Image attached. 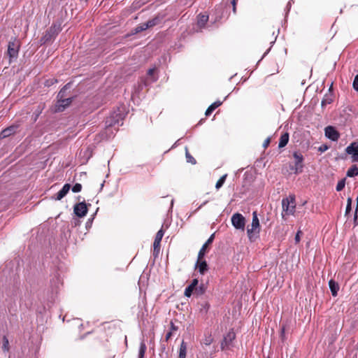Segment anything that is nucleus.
Returning a JSON list of instances; mask_svg holds the SVG:
<instances>
[{"mask_svg":"<svg viewBox=\"0 0 358 358\" xmlns=\"http://www.w3.org/2000/svg\"><path fill=\"white\" fill-rule=\"evenodd\" d=\"M260 231V224L256 211L252 213V221L250 227H248L247 233L249 239L251 241H255Z\"/></svg>","mask_w":358,"mask_h":358,"instance_id":"1","label":"nucleus"},{"mask_svg":"<svg viewBox=\"0 0 358 358\" xmlns=\"http://www.w3.org/2000/svg\"><path fill=\"white\" fill-rule=\"evenodd\" d=\"M65 88L66 87L62 89L58 94V101L52 108V110L55 113L63 111L71 103V98H64Z\"/></svg>","mask_w":358,"mask_h":358,"instance_id":"2","label":"nucleus"},{"mask_svg":"<svg viewBox=\"0 0 358 358\" xmlns=\"http://www.w3.org/2000/svg\"><path fill=\"white\" fill-rule=\"evenodd\" d=\"M282 206L283 210L282 216H284L285 215H293L296 208L294 197L289 196V198L282 199Z\"/></svg>","mask_w":358,"mask_h":358,"instance_id":"3","label":"nucleus"},{"mask_svg":"<svg viewBox=\"0 0 358 358\" xmlns=\"http://www.w3.org/2000/svg\"><path fill=\"white\" fill-rule=\"evenodd\" d=\"M19 48L20 43L18 41L15 39L9 42L8 45L7 54L9 57L10 62H11L13 59H15L17 57L19 51Z\"/></svg>","mask_w":358,"mask_h":358,"instance_id":"4","label":"nucleus"},{"mask_svg":"<svg viewBox=\"0 0 358 358\" xmlns=\"http://www.w3.org/2000/svg\"><path fill=\"white\" fill-rule=\"evenodd\" d=\"M231 224L236 229L244 231L245 219L241 214L235 213L231 217Z\"/></svg>","mask_w":358,"mask_h":358,"instance_id":"5","label":"nucleus"},{"mask_svg":"<svg viewBox=\"0 0 358 358\" xmlns=\"http://www.w3.org/2000/svg\"><path fill=\"white\" fill-rule=\"evenodd\" d=\"M236 335L233 331H229L224 337L223 341L221 343V348L222 350L229 349L232 341L235 339Z\"/></svg>","mask_w":358,"mask_h":358,"instance_id":"6","label":"nucleus"},{"mask_svg":"<svg viewBox=\"0 0 358 358\" xmlns=\"http://www.w3.org/2000/svg\"><path fill=\"white\" fill-rule=\"evenodd\" d=\"M346 152L351 156L352 162H358V143L354 142L346 148Z\"/></svg>","mask_w":358,"mask_h":358,"instance_id":"7","label":"nucleus"},{"mask_svg":"<svg viewBox=\"0 0 358 358\" xmlns=\"http://www.w3.org/2000/svg\"><path fill=\"white\" fill-rule=\"evenodd\" d=\"M87 205L83 202L79 203L74 206V213L80 217H84L87 214Z\"/></svg>","mask_w":358,"mask_h":358,"instance_id":"8","label":"nucleus"},{"mask_svg":"<svg viewBox=\"0 0 358 358\" xmlns=\"http://www.w3.org/2000/svg\"><path fill=\"white\" fill-rule=\"evenodd\" d=\"M70 189L71 185L69 184H65L62 189L56 195L52 196V199L56 201H60L67 194Z\"/></svg>","mask_w":358,"mask_h":358,"instance_id":"9","label":"nucleus"},{"mask_svg":"<svg viewBox=\"0 0 358 358\" xmlns=\"http://www.w3.org/2000/svg\"><path fill=\"white\" fill-rule=\"evenodd\" d=\"M325 136L332 141H336L339 134L337 131L332 127H327L325 129Z\"/></svg>","mask_w":358,"mask_h":358,"instance_id":"10","label":"nucleus"},{"mask_svg":"<svg viewBox=\"0 0 358 358\" xmlns=\"http://www.w3.org/2000/svg\"><path fill=\"white\" fill-rule=\"evenodd\" d=\"M214 236H215V234H213L210 236V238L207 240V241L203 245L202 248H201V250H199V254H198L199 259H203V257H204L208 245L212 243V242L214 239Z\"/></svg>","mask_w":358,"mask_h":358,"instance_id":"11","label":"nucleus"},{"mask_svg":"<svg viewBox=\"0 0 358 358\" xmlns=\"http://www.w3.org/2000/svg\"><path fill=\"white\" fill-rule=\"evenodd\" d=\"M163 236H164V231H162V229H160L156 234L154 244H153L155 252H159V247H160V242L162 241Z\"/></svg>","mask_w":358,"mask_h":358,"instance_id":"12","label":"nucleus"},{"mask_svg":"<svg viewBox=\"0 0 358 358\" xmlns=\"http://www.w3.org/2000/svg\"><path fill=\"white\" fill-rule=\"evenodd\" d=\"M294 157L295 159V172L298 173L301 171L302 169V161H303V157L301 154L294 152Z\"/></svg>","mask_w":358,"mask_h":358,"instance_id":"13","label":"nucleus"},{"mask_svg":"<svg viewBox=\"0 0 358 358\" xmlns=\"http://www.w3.org/2000/svg\"><path fill=\"white\" fill-rule=\"evenodd\" d=\"M198 285V280L194 279L191 284L185 289V295L189 297L192 295V292L196 289Z\"/></svg>","mask_w":358,"mask_h":358,"instance_id":"14","label":"nucleus"},{"mask_svg":"<svg viewBox=\"0 0 358 358\" xmlns=\"http://www.w3.org/2000/svg\"><path fill=\"white\" fill-rule=\"evenodd\" d=\"M196 267L199 268L200 273L203 274L208 270V266L205 261L198 257Z\"/></svg>","mask_w":358,"mask_h":358,"instance_id":"15","label":"nucleus"},{"mask_svg":"<svg viewBox=\"0 0 358 358\" xmlns=\"http://www.w3.org/2000/svg\"><path fill=\"white\" fill-rule=\"evenodd\" d=\"M329 288H330L332 295L334 296H336L337 295L338 291L339 289V286H338V283H336L334 280H331L329 282Z\"/></svg>","mask_w":358,"mask_h":358,"instance_id":"16","label":"nucleus"},{"mask_svg":"<svg viewBox=\"0 0 358 358\" xmlns=\"http://www.w3.org/2000/svg\"><path fill=\"white\" fill-rule=\"evenodd\" d=\"M208 15H203V14H200L198 16V20H197L198 26H199L200 27H203L205 26L206 23L208 22Z\"/></svg>","mask_w":358,"mask_h":358,"instance_id":"17","label":"nucleus"},{"mask_svg":"<svg viewBox=\"0 0 358 358\" xmlns=\"http://www.w3.org/2000/svg\"><path fill=\"white\" fill-rule=\"evenodd\" d=\"M15 128L14 127H10L7 128L1 131V138H6L11 135L15 131Z\"/></svg>","mask_w":358,"mask_h":358,"instance_id":"18","label":"nucleus"},{"mask_svg":"<svg viewBox=\"0 0 358 358\" xmlns=\"http://www.w3.org/2000/svg\"><path fill=\"white\" fill-rule=\"evenodd\" d=\"M221 103H222L220 101H215L213 103H212L206 110V115H210L216 108L220 106Z\"/></svg>","mask_w":358,"mask_h":358,"instance_id":"19","label":"nucleus"},{"mask_svg":"<svg viewBox=\"0 0 358 358\" xmlns=\"http://www.w3.org/2000/svg\"><path fill=\"white\" fill-rule=\"evenodd\" d=\"M221 103H222L220 101H215L213 103H212L206 110V115H210L216 108L220 106Z\"/></svg>","mask_w":358,"mask_h":358,"instance_id":"20","label":"nucleus"},{"mask_svg":"<svg viewBox=\"0 0 358 358\" xmlns=\"http://www.w3.org/2000/svg\"><path fill=\"white\" fill-rule=\"evenodd\" d=\"M187 352L186 344L182 341L179 350V358H185Z\"/></svg>","mask_w":358,"mask_h":358,"instance_id":"21","label":"nucleus"},{"mask_svg":"<svg viewBox=\"0 0 358 358\" xmlns=\"http://www.w3.org/2000/svg\"><path fill=\"white\" fill-rule=\"evenodd\" d=\"M288 141H289L288 134H283L280 139L279 148H283L284 146H285L287 145V143H288Z\"/></svg>","mask_w":358,"mask_h":358,"instance_id":"22","label":"nucleus"},{"mask_svg":"<svg viewBox=\"0 0 358 358\" xmlns=\"http://www.w3.org/2000/svg\"><path fill=\"white\" fill-rule=\"evenodd\" d=\"M358 174V168L356 166H352L347 171V176L348 177H353Z\"/></svg>","mask_w":358,"mask_h":358,"instance_id":"23","label":"nucleus"},{"mask_svg":"<svg viewBox=\"0 0 358 358\" xmlns=\"http://www.w3.org/2000/svg\"><path fill=\"white\" fill-rule=\"evenodd\" d=\"M158 22V19L155 18L151 20L148 21L147 22H145L144 24L146 26V29L152 27L155 25H156Z\"/></svg>","mask_w":358,"mask_h":358,"instance_id":"24","label":"nucleus"},{"mask_svg":"<svg viewBox=\"0 0 358 358\" xmlns=\"http://www.w3.org/2000/svg\"><path fill=\"white\" fill-rule=\"evenodd\" d=\"M158 22V19L155 18L151 20L148 21L147 22H145L144 24L146 26V29L152 27L155 25H156Z\"/></svg>","mask_w":358,"mask_h":358,"instance_id":"25","label":"nucleus"},{"mask_svg":"<svg viewBox=\"0 0 358 358\" xmlns=\"http://www.w3.org/2000/svg\"><path fill=\"white\" fill-rule=\"evenodd\" d=\"M226 177H227V174L222 176L219 180L217 182L216 185H215V187L216 189H220L222 185L224 184V181H225V179H226Z\"/></svg>","mask_w":358,"mask_h":358,"instance_id":"26","label":"nucleus"},{"mask_svg":"<svg viewBox=\"0 0 358 358\" xmlns=\"http://www.w3.org/2000/svg\"><path fill=\"white\" fill-rule=\"evenodd\" d=\"M2 348L4 351H8L9 350L8 340L5 336L2 339Z\"/></svg>","mask_w":358,"mask_h":358,"instance_id":"27","label":"nucleus"},{"mask_svg":"<svg viewBox=\"0 0 358 358\" xmlns=\"http://www.w3.org/2000/svg\"><path fill=\"white\" fill-rule=\"evenodd\" d=\"M145 345L143 343L141 344L140 349H139V358H143L145 352Z\"/></svg>","mask_w":358,"mask_h":358,"instance_id":"28","label":"nucleus"},{"mask_svg":"<svg viewBox=\"0 0 358 358\" xmlns=\"http://www.w3.org/2000/svg\"><path fill=\"white\" fill-rule=\"evenodd\" d=\"M344 187H345V180H341L337 184L336 190L337 191H341V190H342L344 188Z\"/></svg>","mask_w":358,"mask_h":358,"instance_id":"29","label":"nucleus"},{"mask_svg":"<svg viewBox=\"0 0 358 358\" xmlns=\"http://www.w3.org/2000/svg\"><path fill=\"white\" fill-rule=\"evenodd\" d=\"M145 29H147L146 26H145L144 23H143V24L138 25L137 27H136L135 33H138V32L145 30Z\"/></svg>","mask_w":358,"mask_h":358,"instance_id":"30","label":"nucleus"},{"mask_svg":"<svg viewBox=\"0 0 358 358\" xmlns=\"http://www.w3.org/2000/svg\"><path fill=\"white\" fill-rule=\"evenodd\" d=\"M82 185L79 183H76L72 188L73 192H79L81 191Z\"/></svg>","mask_w":358,"mask_h":358,"instance_id":"31","label":"nucleus"},{"mask_svg":"<svg viewBox=\"0 0 358 358\" xmlns=\"http://www.w3.org/2000/svg\"><path fill=\"white\" fill-rule=\"evenodd\" d=\"M213 341V337L211 336V335H209L208 337H206L204 340H203V343L206 345H209L210 344L212 343Z\"/></svg>","mask_w":358,"mask_h":358,"instance_id":"32","label":"nucleus"},{"mask_svg":"<svg viewBox=\"0 0 358 358\" xmlns=\"http://www.w3.org/2000/svg\"><path fill=\"white\" fill-rule=\"evenodd\" d=\"M351 204H352V199L351 198H348V203H347V206H346V210H345V213H348L350 210H351Z\"/></svg>","mask_w":358,"mask_h":358,"instance_id":"33","label":"nucleus"},{"mask_svg":"<svg viewBox=\"0 0 358 358\" xmlns=\"http://www.w3.org/2000/svg\"><path fill=\"white\" fill-rule=\"evenodd\" d=\"M186 157L187 159L188 162H190L191 164H195L194 159L192 157H191L187 152H186Z\"/></svg>","mask_w":358,"mask_h":358,"instance_id":"34","label":"nucleus"},{"mask_svg":"<svg viewBox=\"0 0 358 358\" xmlns=\"http://www.w3.org/2000/svg\"><path fill=\"white\" fill-rule=\"evenodd\" d=\"M353 87L355 90L358 91V75L355 77L354 80Z\"/></svg>","mask_w":358,"mask_h":358,"instance_id":"35","label":"nucleus"},{"mask_svg":"<svg viewBox=\"0 0 358 358\" xmlns=\"http://www.w3.org/2000/svg\"><path fill=\"white\" fill-rule=\"evenodd\" d=\"M301 231H299L295 236V242L297 243L300 241Z\"/></svg>","mask_w":358,"mask_h":358,"instance_id":"36","label":"nucleus"},{"mask_svg":"<svg viewBox=\"0 0 358 358\" xmlns=\"http://www.w3.org/2000/svg\"><path fill=\"white\" fill-rule=\"evenodd\" d=\"M270 141H271L270 138H267L264 141V143H263V146H264V148H266V147L269 145V143H270Z\"/></svg>","mask_w":358,"mask_h":358,"instance_id":"37","label":"nucleus"},{"mask_svg":"<svg viewBox=\"0 0 358 358\" xmlns=\"http://www.w3.org/2000/svg\"><path fill=\"white\" fill-rule=\"evenodd\" d=\"M236 0H233L232 2H231L232 6H233V12H234V13H236Z\"/></svg>","mask_w":358,"mask_h":358,"instance_id":"38","label":"nucleus"},{"mask_svg":"<svg viewBox=\"0 0 358 358\" xmlns=\"http://www.w3.org/2000/svg\"><path fill=\"white\" fill-rule=\"evenodd\" d=\"M155 69H149L148 72V74L149 76H152L154 72H155Z\"/></svg>","mask_w":358,"mask_h":358,"instance_id":"39","label":"nucleus"},{"mask_svg":"<svg viewBox=\"0 0 358 358\" xmlns=\"http://www.w3.org/2000/svg\"><path fill=\"white\" fill-rule=\"evenodd\" d=\"M203 307H204L205 310L206 311L209 308V305L207 303H205V304L203 305Z\"/></svg>","mask_w":358,"mask_h":358,"instance_id":"40","label":"nucleus"},{"mask_svg":"<svg viewBox=\"0 0 358 358\" xmlns=\"http://www.w3.org/2000/svg\"><path fill=\"white\" fill-rule=\"evenodd\" d=\"M327 149V147H324V148H322V147H321V148H320V149H319V150H320L321 152H324V151H325Z\"/></svg>","mask_w":358,"mask_h":358,"instance_id":"41","label":"nucleus"},{"mask_svg":"<svg viewBox=\"0 0 358 358\" xmlns=\"http://www.w3.org/2000/svg\"><path fill=\"white\" fill-rule=\"evenodd\" d=\"M357 208H356V212L358 210V196H357Z\"/></svg>","mask_w":358,"mask_h":358,"instance_id":"42","label":"nucleus"},{"mask_svg":"<svg viewBox=\"0 0 358 358\" xmlns=\"http://www.w3.org/2000/svg\"><path fill=\"white\" fill-rule=\"evenodd\" d=\"M268 358H270V357H268Z\"/></svg>","mask_w":358,"mask_h":358,"instance_id":"43","label":"nucleus"}]
</instances>
